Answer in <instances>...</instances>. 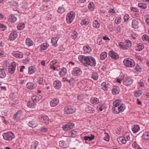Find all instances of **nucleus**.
I'll list each match as a JSON object with an SVG mask.
<instances>
[{"label": "nucleus", "instance_id": "obj_1", "mask_svg": "<svg viewBox=\"0 0 149 149\" xmlns=\"http://www.w3.org/2000/svg\"><path fill=\"white\" fill-rule=\"evenodd\" d=\"M112 111L116 114L122 112L125 109V106L122 101L119 100L114 101L113 103Z\"/></svg>", "mask_w": 149, "mask_h": 149}, {"label": "nucleus", "instance_id": "obj_2", "mask_svg": "<svg viewBox=\"0 0 149 149\" xmlns=\"http://www.w3.org/2000/svg\"><path fill=\"white\" fill-rule=\"evenodd\" d=\"M79 59L82 64L86 67H88L89 63L88 56L79 55L78 56Z\"/></svg>", "mask_w": 149, "mask_h": 149}, {"label": "nucleus", "instance_id": "obj_3", "mask_svg": "<svg viewBox=\"0 0 149 149\" xmlns=\"http://www.w3.org/2000/svg\"><path fill=\"white\" fill-rule=\"evenodd\" d=\"M76 111L75 108L73 106L68 105L65 107L64 109V113L66 114H70L74 113Z\"/></svg>", "mask_w": 149, "mask_h": 149}, {"label": "nucleus", "instance_id": "obj_4", "mask_svg": "<svg viewBox=\"0 0 149 149\" xmlns=\"http://www.w3.org/2000/svg\"><path fill=\"white\" fill-rule=\"evenodd\" d=\"M123 63L126 67H132L135 64L134 61L130 58H125L123 61Z\"/></svg>", "mask_w": 149, "mask_h": 149}, {"label": "nucleus", "instance_id": "obj_5", "mask_svg": "<svg viewBox=\"0 0 149 149\" xmlns=\"http://www.w3.org/2000/svg\"><path fill=\"white\" fill-rule=\"evenodd\" d=\"M75 17V13L71 11L69 12L66 15V21L67 23H71Z\"/></svg>", "mask_w": 149, "mask_h": 149}, {"label": "nucleus", "instance_id": "obj_6", "mask_svg": "<svg viewBox=\"0 0 149 149\" xmlns=\"http://www.w3.org/2000/svg\"><path fill=\"white\" fill-rule=\"evenodd\" d=\"M3 136L4 140L7 141H11L15 138L14 134L11 132L4 133Z\"/></svg>", "mask_w": 149, "mask_h": 149}, {"label": "nucleus", "instance_id": "obj_7", "mask_svg": "<svg viewBox=\"0 0 149 149\" xmlns=\"http://www.w3.org/2000/svg\"><path fill=\"white\" fill-rule=\"evenodd\" d=\"M74 126V123H70L63 125L62 127L63 130L66 131L73 128Z\"/></svg>", "mask_w": 149, "mask_h": 149}, {"label": "nucleus", "instance_id": "obj_8", "mask_svg": "<svg viewBox=\"0 0 149 149\" xmlns=\"http://www.w3.org/2000/svg\"><path fill=\"white\" fill-rule=\"evenodd\" d=\"M130 138L129 136H127L126 137L122 136L118 138L117 139V140L120 144H125L126 143L127 141L130 140Z\"/></svg>", "mask_w": 149, "mask_h": 149}, {"label": "nucleus", "instance_id": "obj_9", "mask_svg": "<svg viewBox=\"0 0 149 149\" xmlns=\"http://www.w3.org/2000/svg\"><path fill=\"white\" fill-rule=\"evenodd\" d=\"M89 61V63L88 67L91 66V67H95L96 65V61L95 58L91 56H88V59Z\"/></svg>", "mask_w": 149, "mask_h": 149}, {"label": "nucleus", "instance_id": "obj_10", "mask_svg": "<svg viewBox=\"0 0 149 149\" xmlns=\"http://www.w3.org/2000/svg\"><path fill=\"white\" fill-rule=\"evenodd\" d=\"M16 64L14 62L11 63L8 68V72L10 74H13L15 72Z\"/></svg>", "mask_w": 149, "mask_h": 149}, {"label": "nucleus", "instance_id": "obj_11", "mask_svg": "<svg viewBox=\"0 0 149 149\" xmlns=\"http://www.w3.org/2000/svg\"><path fill=\"white\" fill-rule=\"evenodd\" d=\"M38 118L41 120L43 123L46 124H47L49 123V118L46 115H41L39 116Z\"/></svg>", "mask_w": 149, "mask_h": 149}, {"label": "nucleus", "instance_id": "obj_12", "mask_svg": "<svg viewBox=\"0 0 149 149\" xmlns=\"http://www.w3.org/2000/svg\"><path fill=\"white\" fill-rule=\"evenodd\" d=\"M82 73V71L79 68H75L72 72V74L74 76H79Z\"/></svg>", "mask_w": 149, "mask_h": 149}, {"label": "nucleus", "instance_id": "obj_13", "mask_svg": "<svg viewBox=\"0 0 149 149\" xmlns=\"http://www.w3.org/2000/svg\"><path fill=\"white\" fill-rule=\"evenodd\" d=\"M133 80L131 78L127 77L123 81V84L126 86H128L132 84Z\"/></svg>", "mask_w": 149, "mask_h": 149}, {"label": "nucleus", "instance_id": "obj_14", "mask_svg": "<svg viewBox=\"0 0 149 149\" xmlns=\"http://www.w3.org/2000/svg\"><path fill=\"white\" fill-rule=\"evenodd\" d=\"M23 115L22 111L19 110L17 111L14 115V118L16 120H18Z\"/></svg>", "mask_w": 149, "mask_h": 149}, {"label": "nucleus", "instance_id": "obj_15", "mask_svg": "<svg viewBox=\"0 0 149 149\" xmlns=\"http://www.w3.org/2000/svg\"><path fill=\"white\" fill-rule=\"evenodd\" d=\"M53 85L56 89H58L61 87V83L60 81L57 80L54 82Z\"/></svg>", "mask_w": 149, "mask_h": 149}, {"label": "nucleus", "instance_id": "obj_16", "mask_svg": "<svg viewBox=\"0 0 149 149\" xmlns=\"http://www.w3.org/2000/svg\"><path fill=\"white\" fill-rule=\"evenodd\" d=\"M59 102V100L58 99L54 98L51 101L50 104L51 106L54 107L57 105Z\"/></svg>", "mask_w": 149, "mask_h": 149}, {"label": "nucleus", "instance_id": "obj_17", "mask_svg": "<svg viewBox=\"0 0 149 149\" xmlns=\"http://www.w3.org/2000/svg\"><path fill=\"white\" fill-rule=\"evenodd\" d=\"M13 55L16 58H21L23 57V54L19 51H15L12 53Z\"/></svg>", "mask_w": 149, "mask_h": 149}, {"label": "nucleus", "instance_id": "obj_18", "mask_svg": "<svg viewBox=\"0 0 149 149\" xmlns=\"http://www.w3.org/2000/svg\"><path fill=\"white\" fill-rule=\"evenodd\" d=\"M17 17L14 16L13 15L11 14L9 16L8 21L11 23L15 22L17 20Z\"/></svg>", "mask_w": 149, "mask_h": 149}, {"label": "nucleus", "instance_id": "obj_19", "mask_svg": "<svg viewBox=\"0 0 149 149\" xmlns=\"http://www.w3.org/2000/svg\"><path fill=\"white\" fill-rule=\"evenodd\" d=\"M116 14L115 10L114 9L111 8L108 11V14L107 15V17H111L115 15Z\"/></svg>", "mask_w": 149, "mask_h": 149}, {"label": "nucleus", "instance_id": "obj_20", "mask_svg": "<svg viewBox=\"0 0 149 149\" xmlns=\"http://www.w3.org/2000/svg\"><path fill=\"white\" fill-rule=\"evenodd\" d=\"M109 54L110 56L115 60H116L119 58L118 54L116 53H115L112 51H110Z\"/></svg>", "mask_w": 149, "mask_h": 149}, {"label": "nucleus", "instance_id": "obj_21", "mask_svg": "<svg viewBox=\"0 0 149 149\" xmlns=\"http://www.w3.org/2000/svg\"><path fill=\"white\" fill-rule=\"evenodd\" d=\"M17 36V33L16 31H13L10 34L9 39L11 40H14Z\"/></svg>", "mask_w": 149, "mask_h": 149}, {"label": "nucleus", "instance_id": "obj_22", "mask_svg": "<svg viewBox=\"0 0 149 149\" xmlns=\"http://www.w3.org/2000/svg\"><path fill=\"white\" fill-rule=\"evenodd\" d=\"M109 85L108 83L104 82L101 84V88L104 91H107Z\"/></svg>", "mask_w": 149, "mask_h": 149}, {"label": "nucleus", "instance_id": "obj_23", "mask_svg": "<svg viewBox=\"0 0 149 149\" xmlns=\"http://www.w3.org/2000/svg\"><path fill=\"white\" fill-rule=\"evenodd\" d=\"M59 145L61 147L66 148L68 147L69 145V144L67 143H66L63 141H60L59 142Z\"/></svg>", "mask_w": 149, "mask_h": 149}, {"label": "nucleus", "instance_id": "obj_24", "mask_svg": "<svg viewBox=\"0 0 149 149\" xmlns=\"http://www.w3.org/2000/svg\"><path fill=\"white\" fill-rule=\"evenodd\" d=\"M139 22L136 19H134L132 20V27L134 29H137L139 27Z\"/></svg>", "mask_w": 149, "mask_h": 149}, {"label": "nucleus", "instance_id": "obj_25", "mask_svg": "<svg viewBox=\"0 0 149 149\" xmlns=\"http://www.w3.org/2000/svg\"><path fill=\"white\" fill-rule=\"evenodd\" d=\"M26 86L27 88L30 90L33 89L36 87V86L33 83L30 82L28 83Z\"/></svg>", "mask_w": 149, "mask_h": 149}, {"label": "nucleus", "instance_id": "obj_26", "mask_svg": "<svg viewBox=\"0 0 149 149\" xmlns=\"http://www.w3.org/2000/svg\"><path fill=\"white\" fill-rule=\"evenodd\" d=\"M85 110L88 113H93L94 111V109L91 106H87L86 107Z\"/></svg>", "mask_w": 149, "mask_h": 149}, {"label": "nucleus", "instance_id": "obj_27", "mask_svg": "<svg viewBox=\"0 0 149 149\" xmlns=\"http://www.w3.org/2000/svg\"><path fill=\"white\" fill-rule=\"evenodd\" d=\"M37 122L33 120L30 121L28 123L29 125L33 128L36 127L37 126Z\"/></svg>", "mask_w": 149, "mask_h": 149}, {"label": "nucleus", "instance_id": "obj_28", "mask_svg": "<svg viewBox=\"0 0 149 149\" xmlns=\"http://www.w3.org/2000/svg\"><path fill=\"white\" fill-rule=\"evenodd\" d=\"M91 103L93 104H96L99 102L98 99L95 97H92L91 98Z\"/></svg>", "mask_w": 149, "mask_h": 149}, {"label": "nucleus", "instance_id": "obj_29", "mask_svg": "<svg viewBox=\"0 0 149 149\" xmlns=\"http://www.w3.org/2000/svg\"><path fill=\"white\" fill-rule=\"evenodd\" d=\"M49 46V45L47 43H44L40 46V49L41 51L46 50Z\"/></svg>", "mask_w": 149, "mask_h": 149}, {"label": "nucleus", "instance_id": "obj_30", "mask_svg": "<svg viewBox=\"0 0 149 149\" xmlns=\"http://www.w3.org/2000/svg\"><path fill=\"white\" fill-rule=\"evenodd\" d=\"M6 76V74L3 69H0V78H4Z\"/></svg>", "mask_w": 149, "mask_h": 149}, {"label": "nucleus", "instance_id": "obj_31", "mask_svg": "<svg viewBox=\"0 0 149 149\" xmlns=\"http://www.w3.org/2000/svg\"><path fill=\"white\" fill-rule=\"evenodd\" d=\"M112 92L114 95L117 94L119 92V89L118 87H114L112 89Z\"/></svg>", "mask_w": 149, "mask_h": 149}, {"label": "nucleus", "instance_id": "obj_32", "mask_svg": "<svg viewBox=\"0 0 149 149\" xmlns=\"http://www.w3.org/2000/svg\"><path fill=\"white\" fill-rule=\"evenodd\" d=\"M38 145V142L36 141H34L31 144V149H36Z\"/></svg>", "mask_w": 149, "mask_h": 149}, {"label": "nucleus", "instance_id": "obj_33", "mask_svg": "<svg viewBox=\"0 0 149 149\" xmlns=\"http://www.w3.org/2000/svg\"><path fill=\"white\" fill-rule=\"evenodd\" d=\"M35 72V68L33 66H30L29 68L28 73L30 74H31Z\"/></svg>", "mask_w": 149, "mask_h": 149}, {"label": "nucleus", "instance_id": "obj_34", "mask_svg": "<svg viewBox=\"0 0 149 149\" xmlns=\"http://www.w3.org/2000/svg\"><path fill=\"white\" fill-rule=\"evenodd\" d=\"M91 77L94 80H96L98 78V75L96 72H93L92 73Z\"/></svg>", "mask_w": 149, "mask_h": 149}, {"label": "nucleus", "instance_id": "obj_35", "mask_svg": "<svg viewBox=\"0 0 149 149\" xmlns=\"http://www.w3.org/2000/svg\"><path fill=\"white\" fill-rule=\"evenodd\" d=\"M58 39V38L56 37L53 38L51 39V42L52 44L55 47L57 45V41Z\"/></svg>", "mask_w": 149, "mask_h": 149}, {"label": "nucleus", "instance_id": "obj_36", "mask_svg": "<svg viewBox=\"0 0 149 149\" xmlns=\"http://www.w3.org/2000/svg\"><path fill=\"white\" fill-rule=\"evenodd\" d=\"M42 97L40 96L39 97L38 96H33L32 97V100H33L36 103V102H38L40 99H41Z\"/></svg>", "mask_w": 149, "mask_h": 149}, {"label": "nucleus", "instance_id": "obj_37", "mask_svg": "<svg viewBox=\"0 0 149 149\" xmlns=\"http://www.w3.org/2000/svg\"><path fill=\"white\" fill-rule=\"evenodd\" d=\"M83 49L84 52L86 53H89L91 51V48L89 46H84Z\"/></svg>", "mask_w": 149, "mask_h": 149}, {"label": "nucleus", "instance_id": "obj_38", "mask_svg": "<svg viewBox=\"0 0 149 149\" xmlns=\"http://www.w3.org/2000/svg\"><path fill=\"white\" fill-rule=\"evenodd\" d=\"M26 44L28 46H31L33 45V42L30 38H27L26 40Z\"/></svg>", "mask_w": 149, "mask_h": 149}, {"label": "nucleus", "instance_id": "obj_39", "mask_svg": "<svg viewBox=\"0 0 149 149\" xmlns=\"http://www.w3.org/2000/svg\"><path fill=\"white\" fill-rule=\"evenodd\" d=\"M35 103L32 100L29 101L27 104L28 106L30 108H33Z\"/></svg>", "mask_w": 149, "mask_h": 149}, {"label": "nucleus", "instance_id": "obj_40", "mask_svg": "<svg viewBox=\"0 0 149 149\" xmlns=\"http://www.w3.org/2000/svg\"><path fill=\"white\" fill-rule=\"evenodd\" d=\"M143 45L142 44H139L137 45L136 48V50L137 51H140L144 48Z\"/></svg>", "mask_w": 149, "mask_h": 149}, {"label": "nucleus", "instance_id": "obj_41", "mask_svg": "<svg viewBox=\"0 0 149 149\" xmlns=\"http://www.w3.org/2000/svg\"><path fill=\"white\" fill-rule=\"evenodd\" d=\"M100 26V23L98 22L97 20H96L94 21L93 24V27L98 29L99 27Z\"/></svg>", "mask_w": 149, "mask_h": 149}, {"label": "nucleus", "instance_id": "obj_42", "mask_svg": "<svg viewBox=\"0 0 149 149\" xmlns=\"http://www.w3.org/2000/svg\"><path fill=\"white\" fill-rule=\"evenodd\" d=\"M25 27V25L23 23H19L18 24L17 28L19 30L23 29Z\"/></svg>", "mask_w": 149, "mask_h": 149}, {"label": "nucleus", "instance_id": "obj_43", "mask_svg": "<svg viewBox=\"0 0 149 149\" xmlns=\"http://www.w3.org/2000/svg\"><path fill=\"white\" fill-rule=\"evenodd\" d=\"M107 54L106 52H102L100 54V59L101 60H104L106 57H107Z\"/></svg>", "mask_w": 149, "mask_h": 149}, {"label": "nucleus", "instance_id": "obj_44", "mask_svg": "<svg viewBox=\"0 0 149 149\" xmlns=\"http://www.w3.org/2000/svg\"><path fill=\"white\" fill-rule=\"evenodd\" d=\"M88 9L91 11H93L95 8V6L94 3L93 2H91L88 4Z\"/></svg>", "mask_w": 149, "mask_h": 149}, {"label": "nucleus", "instance_id": "obj_45", "mask_svg": "<svg viewBox=\"0 0 149 149\" xmlns=\"http://www.w3.org/2000/svg\"><path fill=\"white\" fill-rule=\"evenodd\" d=\"M67 73V70L65 68H63L59 72V74L61 76H64Z\"/></svg>", "mask_w": 149, "mask_h": 149}, {"label": "nucleus", "instance_id": "obj_46", "mask_svg": "<svg viewBox=\"0 0 149 149\" xmlns=\"http://www.w3.org/2000/svg\"><path fill=\"white\" fill-rule=\"evenodd\" d=\"M94 136L92 135V134H91V136H85L84 137V139L86 141L88 140L89 141H91L94 138Z\"/></svg>", "mask_w": 149, "mask_h": 149}, {"label": "nucleus", "instance_id": "obj_47", "mask_svg": "<svg viewBox=\"0 0 149 149\" xmlns=\"http://www.w3.org/2000/svg\"><path fill=\"white\" fill-rule=\"evenodd\" d=\"M89 21L87 19H82V21L81 22V25H87L89 23Z\"/></svg>", "mask_w": 149, "mask_h": 149}, {"label": "nucleus", "instance_id": "obj_48", "mask_svg": "<svg viewBox=\"0 0 149 149\" xmlns=\"http://www.w3.org/2000/svg\"><path fill=\"white\" fill-rule=\"evenodd\" d=\"M143 138L144 139L147 140L149 139V132H146L143 133Z\"/></svg>", "mask_w": 149, "mask_h": 149}, {"label": "nucleus", "instance_id": "obj_49", "mask_svg": "<svg viewBox=\"0 0 149 149\" xmlns=\"http://www.w3.org/2000/svg\"><path fill=\"white\" fill-rule=\"evenodd\" d=\"M86 97V95L81 94L78 95L77 97V99L79 100H82Z\"/></svg>", "mask_w": 149, "mask_h": 149}, {"label": "nucleus", "instance_id": "obj_50", "mask_svg": "<svg viewBox=\"0 0 149 149\" xmlns=\"http://www.w3.org/2000/svg\"><path fill=\"white\" fill-rule=\"evenodd\" d=\"M132 146L133 148L136 149H142L140 147V146L138 145L136 141H134L132 144Z\"/></svg>", "mask_w": 149, "mask_h": 149}, {"label": "nucleus", "instance_id": "obj_51", "mask_svg": "<svg viewBox=\"0 0 149 149\" xmlns=\"http://www.w3.org/2000/svg\"><path fill=\"white\" fill-rule=\"evenodd\" d=\"M139 130V127L137 125H134L132 128V130L134 133L137 132Z\"/></svg>", "mask_w": 149, "mask_h": 149}, {"label": "nucleus", "instance_id": "obj_52", "mask_svg": "<svg viewBox=\"0 0 149 149\" xmlns=\"http://www.w3.org/2000/svg\"><path fill=\"white\" fill-rule=\"evenodd\" d=\"M68 133L69 135L72 137H75L77 134V132L74 130H72L69 132Z\"/></svg>", "mask_w": 149, "mask_h": 149}, {"label": "nucleus", "instance_id": "obj_53", "mask_svg": "<svg viewBox=\"0 0 149 149\" xmlns=\"http://www.w3.org/2000/svg\"><path fill=\"white\" fill-rule=\"evenodd\" d=\"M142 93V91L141 90H139L136 91L134 92V96L136 97H139Z\"/></svg>", "mask_w": 149, "mask_h": 149}, {"label": "nucleus", "instance_id": "obj_54", "mask_svg": "<svg viewBox=\"0 0 149 149\" xmlns=\"http://www.w3.org/2000/svg\"><path fill=\"white\" fill-rule=\"evenodd\" d=\"M38 82L39 84H43L45 83V80L42 77H39L38 79Z\"/></svg>", "mask_w": 149, "mask_h": 149}, {"label": "nucleus", "instance_id": "obj_55", "mask_svg": "<svg viewBox=\"0 0 149 149\" xmlns=\"http://www.w3.org/2000/svg\"><path fill=\"white\" fill-rule=\"evenodd\" d=\"M118 45L120 48L122 49H127V48L124 45L123 43L120 42L118 43Z\"/></svg>", "mask_w": 149, "mask_h": 149}, {"label": "nucleus", "instance_id": "obj_56", "mask_svg": "<svg viewBox=\"0 0 149 149\" xmlns=\"http://www.w3.org/2000/svg\"><path fill=\"white\" fill-rule=\"evenodd\" d=\"M142 39L143 41H148L149 37L146 35H144L142 37Z\"/></svg>", "mask_w": 149, "mask_h": 149}, {"label": "nucleus", "instance_id": "obj_57", "mask_svg": "<svg viewBox=\"0 0 149 149\" xmlns=\"http://www.w3.org/2000/svg\"><path fill=\"white\" fill-rule=\"evenodd\" d=\"M71 36L72 37V39H75L77 37L78 33L77 32L74 31L72 32Z\"/></svg>", "mask_w": 149, "mask_h": 149}, {"label": "nucleus", "instance_id": "obj_58", "mask_svg": "<svg viewBox=\"0 0 149 149\" xmlns=\"http://www.w3.org/2000/svg\"><path fill=\"white\" fill-rule=\"evenodd\" d=\"M104 134V136L103 137V139L107 141H108L109 140V135L107 133Z\"/></svg>", "mask_w": 149, "mask_h": 149}, {"label": "nucleus", "instance_id": "obj_59", "mask_svg": "<svg viewBox=\"0 0 149 149\" xmlns=\"http://www.w3.org/2000/svg\"><path fill=\"white\" fill-rule=\"evenodd\" d=\"M138 6L139 8L142 9H146L147 8V6L146 5L141 3H139Z\"/></svg>", "mask_w": 149, "mask_h": 149}, {"label": "nucleus", "instance_id": "obj_60", "mask_svg": "<svg viewBox=\"0 0 149 149\" xmlns=\"http://www.w3.org/2000/svg\"><path fill=\"white\" fill-rule=\"evenodd\" d=\"M65 11V9L63 7H60L58 10V12L59 13H62Z\"/></svg>", "mask_w": 149, "mask_h": 149}, {"label": "nucleus", "instance_id": "obj_61", "mask_svg": "<svg viewBox=\"0 0 149 149\" xmlns=\"http://www.w3.org/2000/svg\"><path fill=\"white\" fill-rule=\"evenodd\" d=\"M125 45L126 47H130L132 46V43L129 40H126L125 41Z\"/></svg>", "mask_w": 149, "mask_h": 149}, {"label": "nucleus", "instance_id": "obj_62", "mask_svg": "<svg viewBox=\"0 0 149 149\" xmlns=\"http://www.w3.org/2000/svg\"><path fill=\"white\" fill-rule=\"evenodd\" d=\"M10 5L13 6H16L18 3L14 1H12L9 2Z\"/></svg>", "mask_w": 149, "mask_h": 149}, {"label": "nucleus", "instance_id": "obj_63", "mask_svg": "<svg viewBox=\"0 0 149 149\" xmlns=\"http://www.w3.org/2000/svg\"><path fill=\"white\" fill-rule=\"evenodd\" d=\"M135 70L137 72H140L141 71V68L139 65H136L135 68Z\"/></svg>", "mask_w": 149, "mask_h": 149}, {"label": "nucleus", "instance_id": "obj_64", "mask_svg": "<svg viewBox=\"0 0 149 149\" xmlns=\"http://www.w3.org/2000/svg\"><path fill=\"white\" fill-rule=\"evenodd\" d=\"M129 15L127 14H125L123 17L124 21L125 22H127L129 19Z\"/></svg>", "mask_w": 149, "mask_h": 149}]
</instances>
